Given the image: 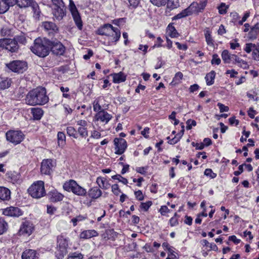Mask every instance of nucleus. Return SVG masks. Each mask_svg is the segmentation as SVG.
<instances>
[{
	"label": "nucleus",
	"instance_id": "obj_1",
	"mask_svg": "<svg viewBox=\"0 0 259 259\" xmlns=\"http://www.w3.org/2000/svg\"><path fill=\"white\" fill-rule=\"evenodd\" d=\"M26 103L30 105H44L49 101L44 88H37L30 91L26 96Z\"/></svg>",
	"mask_w": 259,
	"mask_h": 259
},
{
	"label": "nucleus",
	"instance_id": "obj_2",
	"mask_svg": "<svg viewBox=\"0 0 259 259\" xmlns=\"http://www.w3.org/2000/svg\"><path fill=\"white\" fill-rule=\"evenodd\" d=\"M50 40L45 38H37L35 39L31 51L40 57H45L49 53Z\"/></svg>",
	"mask_w": 259,
	"mask_h": 259
},
{
	"label": "nucleus",
	"instance_id": "obj_3",
	"mask_svg": "<svg viewBox=\"0 0 259 259\" xmlns=\"http://www.w3.org/2000/svg\"><path fill=\"white\" fill-rule=\"evenodd\" d=\"M52 14L55 20L60 21L66 16V7L62 0H52Z\"/></svg>",
	"mask_w": 259,
	"mask_h": 259
},
{
	"label": "nucleus",
	"instance_id": "obj_4",
	"mask_svg": "<svg viewBox=\"0 0 259 259\" xmlns=\"http://www.w3.org/2000/svg\"><path fill=\"white\" fill-rule=\"evenodd\" d=\"M63 187L65 190L72 192L78 196H84L87 193L86 189L79 186L75 181L73 180L66 182Z\"/></svg>",
	"mask_w": 259,
	"mask_h": 259
},
{
	"label": "nucleus",
	"instance_id": "obj_5",
	"mask_svg": "<svg viewBox=\"0 0 259 259\" xmlns=\"http://www.w3.org/2000/svg\"><path fill=\"white\" fill-rule=\"evenodd\" d=\"M28 193L33 198H39L46 195L44 182L38 181L33 183L28 189Z\"/></svg>",
	"mask_w": 259,
	"mask_h": 259
},
{
	"label": "nucleus",
	"instance_id": "obj_6",
	"mask_svg": "<svg viewBox=\"0 0 259 259\" xmlns=\"http://www.w3.org/2000/svg\"><path fill=\"white\" fill-rule=\"evenodd\" d=\"M10 1L13 4V6L17 5L21 8L31 7L34 13L38 15L39 13L38 6L33 0H10Z\"/></svg>",
	"mask_w": 259,
	"mask_h": 259
},
{
	"label": "nucleus",
	"instance_id": "obj_7",
	"mask_svg": "<svg viewBox=\"0 0 259 259\" xmlns=\"http://www.w3.org/2000/svg\"><path fill=\"white\" fill-rule=\"evenodd\" d=\"M56 165L55 160L47 159L42 160L41 163L40 171L42 174L50 175Z\"/></svg>",
	"mask_w": 259,
	"mask_h": 259
},
{
	"label": "nucleus",
	"instance_id": "obj_8",
	"mask_svg": "<svg viewBox=\"0 0 259 259\" xmlns=\"http://www.w3.org/2000/svg\"><path fill=\"white\" fill-rule=\"evenodd\" d=\"M69 9L77 27L79 30H81L82 28V23L81 17L72 0H69Z\"/></svg>",
	"mask_w": 259,
	"mask_h": 259
},
{
	"label": "nucleus",
	"instance_id": "obj_9",
	"mask_svg": "<svg viewBox=\"0 0 259 259\" xmlns=\"http://www.w3.org/2000/svg\"><path fill=\"white\" fill-rule=\"evenodd\" d=\"M8 68L13 72L23 73L27 68V65L25 62L16 60L7 64Z\"/></svg>",
	"mask_w": 259,
	"mask_h": 259
},
{
	"label": "nucleus",
	"instance_id": "obj_10",
	"mask_svg": "<svg viewBox=\"0 0 259 259\" xmlns=\"http://www.w3.org/2000/svg\"><path fill=\"white\" fill-rule=\"evenodd\" d=\"M0 47L4 48L11 52H16L19 49L17 41L14 39H0Z\"/></svg>",
	"mask_w": 259,
	"mask_h": 259
},
{
	"label": "nucleus",
	"instance_id": "obj_11",
	"mask_svg": "<svg viewBox=\"0 0 259 259\" xmlns=\"http://www.w3.org/2000/svg\"><path fill=\"white\" fill-rule=\"evenodd\" d=\"M24 136L23 134L19 131H10L6 133L7 140L16 145L22 141Z\"/></svg>",
	"mask_w": 259,
	"mask_h": 259
},
{
	"label": "nucleus",
	"instance_id": "obj_12",
	"mask_svg": "<svg viewBox=\"0 0 259 259\" xmlns=\"http://www.w3.org/2000/svg\"><path fill=\"white\" fill-rule=\"evenodd\" d=\"M68 238L63 234L57 237V246L61 252L60 257H63L67 253V248L68 246Z\"/></svg>",
	"mask_w": 259,
	"mask_h": 259
},
{
	"label": "nucleus",
	"instance_id": "obj_13",
	"mask_svg": "<svg viewBox=\"0 0 259 259\" xmlns=\"http://www.w3.org/2000/svg\"><path fill=\"white\" fill-rule=\"evenodd\" d=\"M49 49L52 52L57 56L63 55L65 51V48L61 42L58 40H50Z\"/></svg>",
	"mask_w": 259,
	"mask_h": 259
},
{
	"label": "nucleus",
	"instance_id": "obj_14",
	"mask_svg": "<svg viewBox=\"0 0 259 259\" xmlns=\"http://www.w3.org/2000/svg\"><path fill=\"white\" fill-rule=\"evenodd\" d=\"M112 118V116L104 110L97 112L94 116V121H100L104 124H107Z\"/></svg>",
	"mask_w": 259,
	"mask_h": 259
},
{
	"label": "nucleus",
	"instance_id": "obj_15",
	"mask_svg": "<svg viewBox=\"0 0 259 259\" xmlns=\"http://www.w3.org/2000/svg\"><path fill=\"white\" fill-rule=\"evenodd\" d=\"M206 1H201L199 3L197 2L192 3L190 6L188 7L191 15L196 13L198 14L201 12L205 8L206 5Z\"/></svg>",
	"mask_w": 259,
	"mask_h": 259
},
{
	"label": "nucleus",
	"instance_id": "obj_16",
	"mask_svg": "<svg viewBox=\"0 0 259 259\" xmlns=\"http://www.w3.org/2000/svg\"><path fill=\"white\" fill-rule=\"evenodd\" d=\"M115 145V153L118 155L122 154L126 148V142L124 139L115 138L114 140Z\"/></svg>",
	"mask_w": 259,
	"mask_h": 259
},
{
	"label": "nucleus",
	"instance_id": "obj_17",
	"mask_svg": "<svg viewBox=\"0 0 259 259\" xmlns=\"http://www.w3.org/2000/svg\"><path fill=\"white\" fill-rule=\"evenodd\" d=\"M112 30L113 32H111L110 35H108L107 36L108 38V44L109 45H111L113 43L116 44L120 37V31L118 28L112 26Z\"/></svg>",
	"mask_w": 259,
	"mask_h": 259
},
{
	"label": "nucleus",
	"instance_id": "obj_18",
	"mask_svg": "<svg viewBox=\"0 0 259 259\" xmlns=\"http://www.w3.org/2000/svg\"><path fill=\"white\" fill-rule=\"evenodd\" d=\"M33 227L31 223L28 222H24L21 226L20 230V235L29 236L32 232Z\"/></svg>",
	"mask_w": 259,
	"mask_h": 259
},
{
	"label": "nucleus",
	"instance_id": "obj_19",
	"mask_svg": "<svg viewBox=\"0 0 259 259\" xmlns=\"http://www.w3.org/2000/svg\"><path fill=\"white\" fill-rule=\"evenodd\" d=\"M3 213L7 216L18 217L22 215V211L18 207L11 206L4 209Z\"/></svg>",
	"mask_w": 259,
	"mask_h": 259
},
{
	"label": "nucleus",
	"instance_id": "obj_20",
	"mask_svg": "<svg viewBox=\"0 0 259 259\" xmlns=\"http://www.w3.org/2000/svg\"><path fill=\"white\" fill-rule=\"evenodd\" d=\"M112 26H113L111 24H105L98 29L97 33L99 35H106L108 36V35H110L111 32H113L112 30Z\"/></svg>",
	"mask_w": 259,
	"mask_h": 259
},
{
	"label": "nucleus",
	"instance_id": "obj_21",
	"mask_svg": "<svg viewBox=\"0 0 259 259\" xmlns=\"http://www.w3.org/2000/svg\"><path fill=\"white\" fill-rule=\"evenodd\" d=\"M42 27L46 31L49 32V34L57 32L58 30L57 25L52 22H44L42 23Z\"/></svg>",
	"mask_w": 259,
	"mask_h": 259
},
{
	"label": "nucleus",
	"instance_id": "obj_22",
	"mask_svg": "<svg viewBox=\"0 0 259 259\" xmlns=\"http://www.w3.org/2000/svg\"><path fill=\"white\" fill-rule=\"evenodd\" d=\"M98 233L94 230H88L82 231L79 235L81 239H87L93 237L97 236Z\"/></svg>",
	"mask_w": 259,
	"mask_h": 259
},
{
	"label": "nucleus",
	"instance_id": "obj_23",
	"mask_svg": "<svg viewBox=\"0 0 259 259\" xmlns=\"http://www.w3.org/2000/svg\"><path fill=\"white\" fill-rule=\"evenodd\" d=\"M22 259H38V256L35 250L26 249L22 254Z\"/></svg>",
	"mask_w": 259,
	"mask_h": 259
},
{
	"label": "nucleus",
	"instance_id": "obj_24",
	"mask_svg": "<svg viewBox=\"0 0 259 259\" xmlns=\"http://www.w3.org/2000/svg\"><path fill=\"white\" fill-rule=\"evenodd\" d=\"M50 199L52 202L61 201L64 198V195L56 190H53L49 193Z\"/></svg>",
	"mask_w": 259,
	"mask_h": 259
},
{
	"label": "nucleus",
	"instance_id": "obj_25",
	"mask_svg": "<svg viewBox=\"0 0 259 259\" xmlns=\"http://www.w3.org/2000/svg\"><path fill=\"white\" fill-rule=\"evenodd\" d=\"M88 195L92 199H97L101 196L102 191L99 188L94 187L89 190Z\"/></svg>",
	"mask_w": 259,
	"mask_h": 259
},
{
	"label": "nucleus",
	"instance_id": "obj_26",
	"mask_svg": "<svg viewBox=\"0 0 259 259\" xmlns=\"http://www.w3.org/2000/svg\"><path fill=\"white\" fill-rule=\"evenodd\" d=\"M10 0H0V14H4L9 9L10 7L13 6Z\"/></svg>",
	"mask_w": 259,
	"mask_h": 259
},
{
	"label": "nucleus",
	"instance_id": "obj_27",
	"mask_svg": "<svg viewBox=\"0 0 259 259\" xmlns=\"http://www.w3.org/2000/svg\"><path fill=\"white\" fill-rule=\"evenodd\" d=\"M11 192L6 187H0V199L8 200L10 198Z\"/></svg>",
	"mask_w": 259,
	"mask_h": 259
},
{
	"label": "nucleus",
	"instance_id": "obj_28",
	"mask_svg": "<svg viewBox=\"0 0 259 259\" xmlns=\"http://www.w3.org/2000/svg\"><path fill=\"white\" fill-rule=\"evenodd\" d=\"M113 77V81L115 83L123 82L126 79V76L122 72L114 73L111 75Z\"/></svg>",
	"mask_w": 259,
	"mask_h": 259
},
{
	"label": "nucleus",
	"instance_id": "obj_29",
	"mask_svg": "<svg viewBox=\"0 0 259 259\" xmlns=\"http://www.w3.org/2000/svg\"><path fill=\"white\" fill-rule=\"evenodd\" d=\"M31 113L35 120L40 119L43 115V111L39 108H31Z\"/></svg>",
	"mask_w": 259,
	"mask_h": 259
},
{
	"label": "nucleus",
	"instance_id": "obj_30",
	"mask_svg": "<svg viewBox=\"0 0 259 259\" xmlns=\"http://www.w3.org/2000/svg\"><path fill=\"white\" fill-rule=\"evenodd\" d=\"M96 182L99 187L103 189H108L110 187V184L102 177L97 178Z\"/></svg>",
	"mask_w": 259,
	"mask_h": 259
},
{
	"label": "nucleus",
	"instance_id": "obj_31",
	"mask_svg": "<svg viewBox=\"0 0 259 259\" xmlns=\"http://www.w3.org/2000/svg\"><path fill=\"white\" fill-rule=\"evenodd\" d=\"M215 75V73L214 71H211L206 75L205 79L208 85H210L214 83Z\"/></svg>",
	"mask_w": 259,
	"mask_h": 259
},
{
	"label": "nucleus",
	"instance_id": "obj_32",
	"mask_svg": "<svg viewBox=\"0 0 259 259\" xmlns=\"http://www.w3.org/2000/svg\"><path fill=\"white\" fill-rule=\"evenodd\" d=\"M167 33L171 37H177L179 36V33L175 27L170 24H169L167 27Z\"/></svg>",
	"mask_w": 259,
	"mask_h": 259
},
{
	"label": "nucleus",
	"instance_id": "obj_33",
	"mask_svg": "<svg viewBox=\"0 0 259 259\" xmlns=\"http://www.w3.org/2000/svg\"><path fill=\"white\" fill-rule=\"evenodd\" d=\"M232 55V54L229 53L228 50H224L222 53V58L224 63H230Z\"/></svg>",
	"mask_w": 259,
	"mask_h": 259
},
{
	"label": "nucleus",
	"instance_id": "obj_34",
	"mask_svg": "<svg viewBox=\"0 0 259 259\" xmlns=\"http://www.w3.org/2000/svg\"><path fill=\"white\" fill-rule=\"evenodd\" d=\"M190 15H191V13L190 12L188 8H187L185 10H183L181 13L173 17L172 19L177 20Z\"/></svg>",
	"mask_w": 259,
	"mask_h": 259
},
{
	"label": "nucleus",
	"instance_id": "obj_35",
	"mask_svg": "<svg viewBox=\"0 0 259 259\" xmlns=\"http://www.w3.org/2000/svg\"><path fill=\"white\" fill-rule=\"evenodd\" d=\"M204 35L207 44L209 46L213 47L214 41L211 37L210 31L208 29L205 30Z\"/></svg>",
	"mask_w": 259,
	"mask_h": 259
},
{
	"label": "nucleus",
	"instance_id": "obj_36",
	"mask_svg": "<svg viewBox=\"0 0 259 259\" xmlns=\"http://www.w3.org/2000/svg\"><path fill=\"white\" fill-rule=\"evenodd\" d=\"M58 143L59 146H63L65 144L66 136L64 133L59 132L57 135Z\"/></svg>",
	"mask_w": 259,
	"mask_h": 259
},
{
	"label": "nucleus",
	"instance_id": "obj_37",
	"mask_svg": "<svg viewBox=\"0 0 259 259\" xmlns=\"http://www.w3.org/2000/svg\"><path fill=\"white\" fill-rule=\"evenodd\" d=\"M251 38H255L259 33V23H256L251 28L249 32Z\"/></svg>",
	"mask_w": 259,
	"mask_h": 259
},
{
	"label": "nucleus",
	"instance_id": "obj_38",
	"mask_svg": "<svg viewBox=\"0 0 259 259\" xmlns=\"http://www.w3.org/2000/svg\"><path fill=\"white\" fill-rule=\"evenodd\" d=\"M66 131L68 136L70 137H73L75 139L77 138L78 136L77 134V131L74 127L68 126L67 127Z\"/></svg>",
	"mask_w": 259,
	"mask_h": 259
},
{
	"label": "nucleus",
	"instance_id": "obj_39",
	"mask_svg": "<svg viewBox=\"0 0 259 259\" xmlns=\"http://www.w3.org/2000/svg\"><path fill=\"white\" fill-rule=\"evenodd\" d=\"M11 84V79L6 78L0 81V89L5 90L8 88Z\"/></svg>",
	"mask_w": 259,
	"mask_h": 259
},
{
	"label": "nucleus",
	"instance_id": "obj_40",
	"mask_svg": "<svg viewBox=\"0 0 259 259\" xmlns=\"http://www.w3.org/2000/svg\"><path fill=\"white\" fill-rule=\"evenodd\" d=\"M126 2L125 0H124ZM127 3V6L130 9L136 8L140 4V0H126Z\"/></svg>",
	"mask_w": 259,
	"mask_h": 259
},
{
	"label": "nucleus",
	"instance_id": "obj_41",
	"mask_svg": "<svg viewBox=\"0 0 259 259\" xmlns=\"http://www.w3.org/2000/svg\"><path fill=\"white\" fill-rule=\"evenodd\" d=\"M77 132L82 138H86L88 136L87 127L79 126L77 128Z\"/></svg>",
	"mask_w": 259,
	"mask_h": 259
},
{
	"label": "nucleus",
	"instance_id": "obj_42",
	"mask_svg": "<svg viewBox=\"0 0 259 259\" xmlns=\"http://www.w3.org/2000/svg\"><path fill=\"white\" fill-rule=\"evenodd\" d=\"M8 224L2 218H0V235L4 233L7 230Z\"/></svg>",
	"mask_w": 259,
	"mask_h": 259
},
{
	"label": "nucleus",
	"instance_id": "obj_43",
	"mask_svg": "<svg viewBox=\"0 0 259 259\" xmlns=\"http://www.w3.org/2000/svg\"><path fill=\"white\" fill-rule=\"evenodd\" d=\"M167 7L171 9H174L179 6V0H167Z\"/></svg>",
	"mask_w": 259,
	"mask_h": 259
},
{
	"label": "nucleus",
	"instance_id": "obj_44",
	"mask_svg": "<svg viewBox=\"0 0 259 259\" xmlns=\"http://www.w3.org/2000/svg\"><path fill=\"white\" fill-rule=\"evenodd\" d=\"M87 219V215H79L71 220L73 226H75L78 222H81Z\"/></svg>",
	"mask_w": 259,
	"mask_h": 259
},
{
	"label": "nucleus",
	"instance_id": "obj_45",
	"mask_svg": "<svg viewBox=\"0 0 259 259\" xmlns=\"http://www.w3.org/2000/svg\"><path fill=\"white\" fill-rule=\"evenodd\" d=\"M100 98L96 99L93 103V109L94 111L98 112L100 110H102V108L99 104V100Z\"/></svg>",
	"mask_w": 259,
	"mask_h": 259
},
{
	"label": "nucleus",
	"instance_id": "obj_46",
	"mask_svg": "<svg viewBox=\"0 0 259 259\" xmlns=\"http://www.w3.org/2000/svg\"><path fill=\"white\" fill-rule=\"evenodd\" d=\"M14 39L17 41V44H18V42L22 44H25L26 42V37L23 34L18 35L16 36Z\"/></svg>",
	"mask_w": 259,
	"mask_h": 259
},
{
	"label": "nucleus",
	"instance_id": "obj_47",
	"mask_svg": "<svg viewBox=\"0 0 259 259\" xmlns=\"http://www.w3.org/2000/svg\"><path fill=\"white\" fill-rule=\"evenodd\" d=\"M112 178L114 180H117L119 182H121L123 184H127L128 183V181L126 179L122 177L120 175H116L113 176Z\"/></svg>",
	"mask_w": 259,
	"mask_h": 259
},
{
	"label": "nucleus",
	"instance_id": "obj_48",
	"mask_svg": "<svg viewBox=\"0 0 259 259\" xmlns=\"http://www.w3.org/2000/svg\"><path fill=\"white\" fill-rule=\"evenodd\" d=\"M152 204V203L151 201H148L146 202H142L141 203L140 208L144 211H146L148 210Z\"/></svg>",
	"mask_w": 259,
	"mask_h": 259
},
{
	"label": "nucleus",
	"instance_id": "obj_49",
	"mask_svg": "<svg viewBox=\"0 0 259 259\" xmlns=\"http://www.w3.org/2000/svg\"><path fill=\"white\" fill-rule=\"evenodd\" d=\"M178 214L176 212L174 216L169 220V224L171 227L176 226L178 225Z\"/></svg>",
	"mask_w": 259,
	"mask_h": 259
},
{
	"label": "nucleus",
	"instance_id": "obj_50",
	"mask_svg": "<svg viewBox=\"0 0 259 259\" xmlns=\"http://www.w3.org/2000/svg\"><path fill=\"white\" fill-rule=\"evenodd\" d=\"M167 1V0H150V2L153 5L157 7L164 6L166 4Z\"/></svg>",
	"mask_w": 259,
	"mask_h": 259
},
{
	"label": "nucleus",
	"instance_id": "obj_51",
	"mask_svg": "<svg viewBox=\"0 0 259 259\" xmlns=\"http://www.w3.org/2000/svg\"><path fill=\"white\" fill-rule=\"evenodd\" d=\"M256 47L255 44H253L251 43L246 44L245 47L244 48V51L247 53H250L251 51L253 52V49Z\"/></svg>",
	"mask_w": 259,
	"mask_h": 259
},
{
	"label": "nucleus",
	"instance_id": "obj_52",
	"mask_svg": "<svg viewBox=\"0 0 259 259\" xmlns=\"http://www.w3.org/2000/svg\"><path fill=\"white\" fill-rule=\"evenodd\" d=\"M252 57L254 60L259 61V47H255L252 52Z\"/></svg>",
	"mask_w": 259,
	"mask_h": 259
},
{
	"label": "nucleus",
	"instance_id": "obj_53",
	"mask_svg": "<svg viewBox=\"0 0 259 259\" xmlns=\"http://www.w3.org/2000/svg\"><path fill=\"white\" fill-rule=\"evenodd\" d=\"M221 59L217 54L213 55L211 62L212 64L219 65L221 63Z\"/></svg>",
	"mask_w": 259,
	"mask_h": 259
},
{
	"label": "nucleus",
	"instance_id": "obj_54",
	"mask_svg": "<svg viewBox=\"0 0 259 259\" xmlns=\"http://www.w3.org/2000/svg\"><path fill=\"white\" fill-rule=\"evenodd\" d=\"M159 212L162 215H164L166 213L169 212L170 210L166 206L163 205L161 206L159 210Z\"/></svg>",
	"mask_w": 259,
	"mask_h": 259
},
{
	"label": "nucleus",
	"instance_id": "obj_55",
	"mask_svg": "<svg viewBox=\"0 0 259 259\" xmlns=\"http://www.w3.org/2000/svg\"><path fill=\"white\" fill-rule=\"evenodd\" d=\"M186 128L187 130H190L192 126H195L196 125V122L194 120L188 119L187 122Z\"/></svg>",
	"mask_w": 259,
	"mask_h": 259
},
{
	"label": "nucleus",
	"instance_id": "obj_56",
	"mask_svg": "<svg viewBox=\"0 0 259 259\" xmlns=\"http://www.w3.org/2000/svg\"><path fill=\"white\" fill-rule=\"evenodd\" d=\"M204 175L206 176H209L211 178H214L217 175L214 173L211 169H206L204 171Z\"/></svg>",
	"mask_w": 259,
	"mask_h": 259
},
{
	"label": "nucleus",
	"instance_id": "obj_57",
	"mask_svg": "<svg viewBox=\"0 0 259 259\" xmlns=\"http://www.w3.org/2000/svg\"><path fill=\"white\" fill-rule=\"evenodd\" d=\"M217 105L219 107L221 112H227L229 110V107L225 106L222 103H218Z\"/></svg>",
	"mask_w": 259,
	"mask_h": 259
},
{
	"label": "nucleus",
	"instance_id": "obj_58",
	"mask_svg": "<svg viewBox=\"0 0 259 259\" xmlns=\"http://www.w3.org/2000/svg\"><path fill=\"white\" fill-rule=\"evenodd\" d=\"M112 192L116 195H118L120 193V190L119 189L117 184H114L111 186Z\"/></svg>",
	"mask_w": 259,
	"mask_h": 259
},
{
	"label": "nucleus",
	"instance_id": "obj_59",
	"mask_svg": "<svg viewBox=\"0 0 259 259\" xmlns=\"http://www.w3.org/2000/svg\"><path fill=\"white\" fill-rule=\"evenodd\" d=\"M76 124L79 126L87 127V126L88 125V122L85 120L80 119L76 121Z\"/></svg>",
	"mask_w": 259,
	"mask_h": 259
},
{
	"label": "nucleus",
	"instance_id": "obj_60",
	"mask_svg": "<svg viewBox=\"0 0 259 259\" xmlns=\"http://www.w3.org/2000/svg\"><path fill=\"white\" fill-rule=\"evenodd\" d=\"M135 195L136 198L138 200L141 201L144 199V196H143V193L141 190H138L137 191H136L135 192Z\"/></svg>",
	"mask_w": 259,
	"mask_h": 259
},
{
	"label": "nucleus",
	"instance_id": "obj_61",
	"mask_svg": "<svg viewBox=\"0 0 259 259\" xmlns=\"http://www.w3.org/2000/svg\"><path fill=\"white\" fill-rule=\"evenodd\" d=\"M148 167H137L136 170L137 172L144 175L146 172Z\"/></svg>",
	"mask_w": 259,
	"mask_h": 259
},
{
	"label": "nucleus",
	"instance_id": "obj_62",
	"mask_svg": "<svg viewBox=\"0 0 259 259\" xmlns=\"http://www.w3.org/2000/svg\"><path fill=\"white\" fill-rule=\"evenodd\" d=\"M218 9L221 14H224L227 12L226 5L224 3H222Z\"/></svg>",
	"mask_w": 259,
	"mask_h": 259
},
{
	"label": "nucleus",
	"instance_id": "obj_63",
	"mask_svg": "<svg viewBox=\"0 0 259 259\" xmlns=\"http://www.w3.org/2000/svg\"><path fill=\"white\" fill-rule=\"evenodd\" d=\"M82 255L80 253L75 254L68 256L67 259H82Z\"/></svg>",
	"mask_w": 259,
	"mask_h": 259
},
{
	"label": "nucleus",
	"instance_id": "obj_64",
	"mask_svg": "<svg viewBox=\"0 0 259 259\" xmlns=\"http://www.w3.org/2000/svg\"><path fill=\"white\" fill-rule=\"evenodd\" d=\"M239 67H242L243 69H247L248 68V65L245 61L242 59L240 63L238 65Z\"/></svg>",
	"mask_w": 259,
	"mask_h": 259
}]
</instances>
